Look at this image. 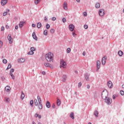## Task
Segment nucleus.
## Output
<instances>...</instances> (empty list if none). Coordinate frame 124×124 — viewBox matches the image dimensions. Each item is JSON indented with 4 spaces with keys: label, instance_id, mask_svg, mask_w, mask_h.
<instances>
[{
    "label": "nucleus",
    "instance_id": "dca6fc26",
    "mask_svg": "<svg viewBox=\"0 0 124 124\" xmlns=\"http://www.w3.org/2000/svg\"><path fill=\"white\" fill-rule=\"evenodd\" d=\"M24 23H25V22H24V21H21L19 22V28L20 29H22V28H23Z\"/></svg>",
    "mask_w": 124,
    "mask_h": 124
},
{
    "label": "nucleus",
    "instance_id": "39448f33",
    "mask_svg": "<svg viewBox=\"0 0 124 124\" xmlns=\"http://www.w3.org/2000/svg\"><path fill=\"white\" fill-rule=\"evenodd\" d=\"M104 14H105V11L103 9H100L99 11V15L100 16H104Z\"/></svg>",
    "mask_w": 124,
    "mask_h": 124
},
{
    "label": "nucleus",
    "instance_id": "c9c22d12",
    "mask_svg": "<svg viewBox=\"0 0 124 124\" xmlns=\"http://www.w3.org/2000/svg\"><path fill=\"white\" fill-rule=\"evenodd\" d=\"M46 29H47V30H49V29H50V25L47 24L46 25Z\"/></svg>",
    "mask_w": 124,
    "mask_h": 124
},
{
    "label": "nucleus",
    "instance_id": "f704fd0d",
    "mask_svg": "<svg viewBox=\"0 0 124 124\" xmlns=\"http://www.w3.org/2000/svg\"><path fill=\"white\" fill-rule=\"evenodd\" d=\"M47 32H48V31L47 30H45L44 31V35H47Z\"/></svg>",
    "mask_w": 124,
    "mask_h": 124
},
{
    "label": "nucleus",
    "instance_id": "79ce46f5",
    "mask_svg": "<svg viewBox=\"0 0 124 124\" xmlns=\"http://www.w3.org/2000/svg\"><path fill=\"white\" fill-rule=\"evenodd\" d=\"M50 32H51V33H54L55 32V30H54V29H51V30H50Z\"/></svg>",
    "mask_w": 124,
    "mask_h": 124
},
{
    "label": "nucleus",
    "instance_id": "cd10ccee",
    "mask_svg": "<svg viewBox=\"0 0 124 124\" xmlns=\"http://www.w3.org/2000/svg\"><path fill=\"white\" fill-rule=\"evenodd\" d=\"M96 8H99L100 7V4L99 3H97L95 5Z\"/></svg>",
    "mask_w": 124,
    "mask_h": 124
},
{
    "label": "nucleus",
    "instance_id": "338daca9",
    "mask_svg": "<svg viewBox=\"0 0 124 124\" xmlns=\"http://www.w3.org/2000/svg\"><path fill=\"white\" fill-rule=\"evenodd\" d=\"M77 2H79L80 1V0H76Z\"/></svg>",
    "mask_w": 124,
    "mask_h": 124
},
{
    "label": "nucleus",
    "instance_id": "e2e57ef3",
    "mask_svg": "<svg viewBox=\"0 0 124 124\" xmlns=\"http://www.w3.org/2000/svg\"><path fill=\"white\" fill-rule=\"evenodd\" d=\"M85 78L86 79V80H88V79H89V77L88 76H85Z\"/></svg>",
    "mask_w": 124,
    "mask_h": 124
},
{
    "label": "nucleus",
    "instance_id": "aec40b11",
    "mask_svg": "<svg viewBox=\"0 0 124 124\" xmlns=\"http://www.w3.org/2000/svg\"><path fill=\"white\" fill-rule=\"evenodd\" d=\"M9 10L7 9L6 10V12H4L3 13V16H6V15H7V13H8V12H9Z\"/></svg>",
    "mask_w": 124,
    "mask_h": 124
},
{
    "label": "nucleus",
    "instance_id": "ea45409f",
    "mask_svg": "<svg viewBox=\"0 0 124 124\" xmlns=\"http://www.w3.org/2000/svg\"><path fill=\"white\" fill-rule=\"evenodd\" d=\"M52 21H56V20H57V18H56V17H53L51 18Z\"/></svg>",
    "mask_w": 124,
    "mask_h": 124
},
{
    "label": "nucleus",
    "instance_id": "9d476101",
    "mask_svg": "<svg viewBox=\"0 0 124 124\" xmlns=\"http://www.w3.org/2000/svg\"><path fill=\"white\" fill-rule=\"evenodd\" d=\"M108 86L109 89L113 88V83H112V81H109L108 82Z\"/></svg>",
    "mask_w": 124,
    "mask_h": 124
},
{
    "label": "nucleus",
    "instance_id": "0e129e2a",
    "mask_svg": "<svg viewBox=\"0 0 124 124\" xmlns=\"http://www.w3.org/2000/svg\"><path fill=\"white\" fill-rule=\"evenodd\" d=\"M18 26H16L15 27L16 30H18Z\"/></svg>",
    "mask_w": 124,
    "mask_h": 124
},
{
    "label": "nucleus",
    "instance_id": "4be33fe9",
    "mask_svg": "<svg viewBox=\"0 0 124 124\" xmlns=\"http://www.w3.org/2000/svg\"><path fill=\"white\" fill-rule=\"evenodd\" d=\"M118 55H119V56H120V57H122V56H123V55H124V52L120 50L118 52Z\"/></svg>",
    "mask_w": 124,
    "mask_h": 124
},
{
    "label": "nucleus",
    "instance_id": "bb28decb",
    "mask_svg": "<svg viewBox=\"0 0 124 124\" xmlns=\"http://www.w3.org/2000/svg\"><path fill=\"white\" fill-rule=\"evenodd\" d=\"M10 76L12 77V78L14 80V79H15V76H14L13 75V74H12V73H10Z\"/></svg>",
    "mask_w": 124,
    "mask_h": 124
},
{
    "label": "nucleus",
    "instance_id": "4d7b16f0",
    "mask_svg": "<svg viewBox=\"0 0 124 124\" xmlns=\"http://www.w3.org/2000/svg\"><path fill=\"white\" fill-rule=\"evenodd\" d=\"M83 56H86V52L84 51L82 53Z\"/></svg>",
    "mask_w": 124,
    "mask_h": 124
},
{
    "label": "nucleus",
    "instance_id": "4c0bfd02",
    "mask_svg": "<svg viewBox=\"0 0 124 124\" xmlns=\"http://www.w3.org/2000/svg\"><path fill=\"white\" fill-rule=\"evenodd\" d=\"M3 63H7V60L6 59L3 60Z\"/></svg>",
    "mask_w": 124,
    "mask_h": 124
},
{
    "label": "nucleus",
    "instance_id": "774afa93",
    "mask_svg": "<svg viewBox=\"0 0 124 124\" xmlns=\"http://www.w3.org/2000/svg\"><path fill=\"white\" fill-rule=\"evenodd\" d=\"M122 88H124V84L122 85Z\"/></svg>",
    "mask_w": 124,
    "mask_h": 124
},
{
    "label": "nucleus",
    "instance_id": "72a5a7b5",
    "mask_svg": "<svg viewBox=\"0 0 124 124\" xmlns=\"http://www.w3.org/2000/svg\"><path fill=\"white\" fill-rule=\"evenodd\" d=\"M11 66H12L11 64H9L6 70H7L8 69H10V68H11Z\"/></svg>",
    "mask_w": 124,
    "mask_h": 124
},
{
    "label": "nucleus",
    "instance_id": "f8f14e48",
    "mask_svg": "<svg viewBox=\"0 0 124 124\" xmlns=\"http://www.w3.org/2000/svg\"><path fill=\"white\" fill-rule=\"evenodd\" d=\"M97 70H98L100 68V61H97L96 62Z\"/></svg>",
    "mask_w": 124,
    "mask_h": 124
},
{
    "label": "nucleus",
    "instance_id": "20e7f679",
    "mask_svg": "<svg viewBox=\"0 0 124 124\" xmlns=\"http://www.w3.org/2000/svg\"><path fill=\"white\" fill-rule=\"evenodd\" d=\"M62 67L63 68H65L66 67V62L62 60L61 61L60 68H62Z\"/></svg>",
    "mask_w": 124,
    "mask_h": 124
},
{
    "label": "nucleus",
    "instance_id": "8fccbe9b",
    "mask_svg": "<svg viewBox=\"0 0 124 124\" xmlns=\"http://www.w3.org/2000/svg\"><path fill=\"white\" fill-rule=\"evenodd\" d=\"M14 69H12L11 70H10V73H12L13 72H14Z\"/></svg>",
    "mask_w": 124,
    "mask_h": 124
},
{
    "label": "nucleus",
    "instance_id": "13d9d810",
    "mask_svg": "<svg viewBox=\"0 0 124 124\" xmlns=\"http://www.w3.org/2000/svg\"><path fill=\"white\" fill-rule=\"evenodd\" d=\"M38 117L39 119H41V118H42L41 115H39H39L38 116Z\"/></svg>",
    "mask_w": 124,
    "mask_h": 124
},
{
    "label": "nucleus",
    "instance_id": "f3484780",
    "mask_svg": "<svg viewBox=\"0 0 124 124\" xmlns=\"http://www.w3.org/2000/svg\"><path fill=\"white\" fill-rule=\"evenodd\" d=\"M66 79H67V77L65 75H63L62 78V82H65V81H66Z\"/></svg>",
    "mask_w": 124,
    "mask_h": 124
},
{
    "label": "nucleus",
    "instance_id": "3c124183",
    "mask_svg": "<svg viewBox=\"0 0 124 124\" xmlns=\"http://www.w3.org/2000/svg\"><path fill=\"white\" fill-rule=\"evenodd\" d=\"M4 31V27L2 26V27H1V31Z\"/></svg>",
    "mask_w": 124,
    "mask_h": 124
},
{
    "label": "nucleus",
    "instance_id": "1a4fd4ad",
    "mask_svg": "<svg viewBox=\"0 0 124 124\" xmlns=\"http://www.w3.org/2000/svg\"><path fill=\"white\" fill-rule=\"evenodd\" d=\"M69 29L71 31H73L75 29L74 25L73 24H70L69 26Z\"/></svg>",
    "mask_w": 124,
    "mask_h": 124
},
{
    "label": "nucleus",
    "instance_id": "69168bd1",
    "mask_svg": "<svg viewBox=\"0 0 124 124\" xmlns=\"http://www.w3.org/2000/svg\"><path fill=\"white\" fill-rule=\"evenodd\" d=\"M90 85H87V89H90Z\"/></svg>",
    "mask_w": 124,
    "mask_h": 124
},
{
    "label": "nucleus",
    "instance_id": "a878e982",
    "mask_svg": "<svg viewBox=\"0 0 124 124\" xmlns=\"http://www.w3.org/2000/svg\"><path fill=\"white\" fill-rule=\"evenodd\" d=\"M67 54H69L70 52H71V49L69 47H68L66 50Z\"/></svg>",
    "mask_w": 124,
    "mask_h": 124
},
{
    "label": "nucleus",
    "instance_id": "2eb2a0df",
    "mask_svg": "<svg viewBox=\"0 0 124 124\" xmlns=\"http://www.w3.org/2000/svg\"><path fill=\"white\" fill-rule=\"evenodd\" d=\"M63 7L65 10H67V3L66 2H64Z\"/></svg>",
    "mask_w": 124,
    "mask_h": 124
},
{
    "label": "nucleus",
    "instance_id": "2f4dec72",
    "mask_svg": "<svg viewBox=\"0 0 124 124\" xmlns=\"http://www.w3.org/2000/svg\"><path fill=\"white\" fill-rule=\"evenodd\" d=\"M33 100H32L30 101V105L31 107H33Z\"/></svg>",
    "mask_w": 124,
    "mask_h": 124
},
{
    "label": "nucleus",
    "instance_id": "a211bd4d",
    "mask_svg": "<svg viewBox=\"0 0 124 124\" xmlns=\"http://www.w3.org/2000/svg\"><path fill=\"white\" fill-rule=\"evenodd\" d=\"M32 37L35 40H37V37H36V35H35V32H33L32 33Z\"/></svg>",
    "mask_w": 124,
    "mask_h": 124
},
{
    "label": "nucleus",
    "instance_id": "6e6552de",
    "mask_svg": "<svg viewBox=\"0 0 124 124\" xmlns=\"http://www.w3.org/2000/svg\"><path fill=\"white\" fill-rule=\"evenodd\" d=\"M45 66H46V67H50V68H53V65H51V64L49 63H45L44 64Z\"/></svg>",
    "mask_w": 124,
    "mask_h": 124
},
{
    "label": "nucleus",
    "instance_id": "412c9836",
    "mask_svg": "<svg viewBox=\"0 0 124 124\" xmlns=\"http://www.w3.org/2000/svg\"><path fill=\"white\" fill-rule=\"evenodd\" d=\"M70 117L72 119V120H74V113L73 112H71L70 114Z\"/></svg>",
    "mask_w": 124,
    "mask_h": 124
},
{
    "label": "nucleus",
    "instance_id": "4468645a",
    "mask_svg": "<svg viewBox=\"0 0 124 124\" xmlns=\"http://www.w3.org/2000/svg\"><path fill=\"white\" fill-rule=\"evenodd\" d=\"M7 3V0H2L1 1V4L3 6L4 5H5Z\"/></svg>",
    "mask_w": 124,
    "mask_h": 124
},
{
    "label": "nucleus",
    "instance_id": "de8ad7c7",
    "mask_svg": "<svg viewBox=\"0 0 124 124\" xmlns=\"http://www.w3.org/2000/svg\"><path fill=\"white\" fill-rule=\"evenodd\" d=\"M1 79L2 81H4V80H5V78H4V77H1Z\"/></svg>",
    "mask_w": 124,
    "mask_h": 124
},
{
    "label": "nucleus",
    "instance_id": "a19ab883",
    "mask_svg": "<svg viewBox=\"0 0 124 124\" xmlns=\"http://www.w3.org/2000/svg\"><path fill=\"white\" fill-rule=\"evenodd\" d=\"M120 94H121V95H124V91H120Z\"/></svg>",
    "mask_w": 124,
    "mask_h": 124
},
{
    "label": "nucleus",
    "instance_id": "393cba45",
    "mask_svg": "<svg viewBox=\"0 0 124 124\" xmlns=\"http://www.w3.org/2000/svg\"><path fill=\"white\" fill-rule=\"evenodd\" d=\"M94 115L95 116V117H98V111H95L94 112Z\"/></svg>",
    "mask_w": 124,
    "mask_h": 124
},
{
    "label": "nucleus",
    "instance_id": "603ef678",
    "mask_svg": "<svg viewBox=\"0 0 124 124\" xmlns=\"http://www.w3.org/2000/svg\"><path fill=\"white\" fill-rule=\"evenodd\" d=\"M32 27H33V28H35V27H36V25L34 24H32Z\"/></svg>",
    "mask_w": 124,
    "mask_h": 124
},
{
    "label": "nucleus",
    "instance_id": "bf43d9fd",
    "mask_svg": "<svg viewBox=\"0 0 124 124\" xmlns=\"http://www.w3.org/2000/svg\"><path fill=\"white\" fill-rule=\"evenodd\" d=\"M6 29H9V26L7 25H6Z\"/></svg>",
    "mask_w": 124,
    "mask_h": 124
},
{
    "label": "nucleus",
    "instance_id": "b1692460",
    "mask_svg": "<svg viewBox=\"0 0 124 124\" xmlns=\"http://www.w3.org/2000/svg\"><path fill=\"white\" fill-rule=\"evenodd\" d=\"M25 98V94L23 93V92H22L21 95V99H24Z\"/></svg>",
    "mask_w": 124,
    "mask_h": 124
},
{
    "label": "nucleus",
    "instance_id": "c756f323",
    "mask_svg": "<svg viewBox=\"0 0 124 124\" xmlns=\"http://www.w3.org/2000/svg\"><path fill=\"white\" fill-rule=\"evenodd\" d=\"M10 101L9 98L7 97H5L4 99V101H5V102H9Z\"/></svg>",
    "mask_w": 124,
    "mask_h": 124
},
{
    "label": "nucleus",
    "instance_id": "49530a36",
    "mask_svg": "<svg viewBox=\"0 0 124 124\" xmlns=\"http://www.w3.org/2000/svg\"><path fill=\"white\" fill-rule=\"evenodd\" d=\"M116 97H117V95H113L112 98H113V99H115Z\"/></svg>",
    "mask_w": 124,
    "mask_h": 124
},
{
    "label": "nucleus",
    "instance_id": "0eeeda50",
    "mask_svg": "<svg viewBox=\"0 0 124 124\" xmlns=\"http://www.w3.org/2000/svg\"><path fill=\"white\" fill-rule=\"evenodd\" d=\"M8 39L9 40V43L11 44V43H13V38H12V37H11V35L9 34L8 35Z\"/></svg>",
    "mask_w": 124,
    "mask_h": 124
},
{
    "label": "nucleus",
    "instance_id": "6e6d98bb",
    "mask_svg": "<svg viewBox=\"0 0 124 124\" xmlns=\"http://www.w3.org/2000/svg\"><path fill=\"white\" fill-rule=\"evenodd\" d=\"M44 20H45V22H46V21H47V17H45Z\"/></svg>",
    "mask_w": 124,
    "mask_h": 124
},
{
    "label": "nucleus",
    "instance_id": "f257e3e1",
    "mask_svg": "<svg viewBox=\"0 0 124 124\" xmlns=\"http://www.w3.org/2000/svg\"><path fill=\"white\" fill-rule=\"evenodd\" d=\"M108 96V93L107 92H105L103 91L102 93V97L103 99H105V102L107 103V104L110 105L112 103V99H110V98L107 97Z\"/></svg>",
    "mask_w": 124,
    "mask_h": 124
},
{
    "label": "nucleus",
    "instance_id": "5701e85b",
    "mask_svg": "<svg viewBox=\"0 0 124 124\" xmlns=\"http://www.w3.org/2000/svg\"><path fill=\"white\" fill-rule=\"evenodd\" d=\"M57 104L58 106H60V105H61V100H60V99H57Z\"/></svg>",
    "mask_w": 124,
    "mask_h": 124
},
{
    "label": "nucleus",
    "instance_id": "7c9ffc66",
    "mask_svg": "<svg viewBox=\"0 0 124 124\" xmlns=\"http://www.w3.org/2000/svg\"><path fill=\"white\" fill-rule=\"evenodd\" d=\"M41 1V0H35V3L36 4H38V3H39Z\"/></svg>",
    "mask_w": 124,
    "mask_h": 124
},
{
    "label": "nucleus",
    "instance_id": "09e8293b",
    "mask_svg": "<svg viewBox=\"0 0 124 124\" xmlns=\"http://www.w3.org/2000/svg\"><path fill=\"white\" fill-rule=\"evenodd\" d=\"M78 86L79 87V88H80V87H81V86H82V83L81 82H79Z\"/></svg>",
    "mask_w": 124,
    "mask_h": 124
},
{
    "label": "nucleus",
    "instance_id": "c85d7f7f",
    "mask_svg": "<svg viewBox=\"0 0 124 124\" xmlns=\"http://www.w3.org/2000/svg\"><path fill=\"white\" fill-rule=\"evenodd\" d=\"M37 27L38 29H40V28H41V23H38L37 24Z\"/></svg>",
    "mask_w": 124,
    "mask_h": 124
},
{
    "label": "nucleus",
    "instance_id": "e433bc0d",
    "mask_svg": "<svg viewBox=\"0 0 124 124\" xmlns=\"http://www.w3.org/2000/svg\"><path fill=\"white\" fill-rule=\"evenodd\" d=\"M3 45V43H2V41H0V48H1L2 47Z\"/></svg>",
    "mask_w": 124,
    "mask_h": 124
},
{
    "label": "nucleus",
    "instance_id": "052dcab7",
    "mask_svg": "<svg viewBox=\"0 0 124 124\" xmlns=\"http://www.w3.org/2000/svg\"><path fill=\"white\" fill-rule=\"evenodd\" d=\"M72 34L73 36H75V35H76V34H75V32H73Z\"/></svg>",
    "mask_w": 124,
    "mask_h": 124
},
{
    "label": "nucleus",
    "instance_id": "7ed1b4c3",
    "mask_svg": "<svg viewBox=\"0 0 124 124\" xmlns=\"http://www.w3.org/2000/svg\"><path fill=\"white\" fill-rule=\"evenodd\" d=\"M46 62H50L54 61V55L51 52H48L45 55Z\"/></svg>",
    "mask_w": 124,
    "mask_h": 124
},
{
    "label": "nucleus",
    "instance_id": "423d86ee",
    "mask_svg": "<svg viewBox=\"0 0 124 124\" xmlns=\"http://www.w3.org/2000/svg\"><path fill=\"white\" fill-rule=\"evenodd\" d=\"M107 60V57L106 56H104L103 57L102 59V63L103 65H105L106 63V60Z\"/></svg>",
    "mask_w": 124,
    "mask_h": 124
},
{
    "label": "nucleus",
    "instance_id": "473e14b6",
    "mask_svg": "<svg viewBox=\"0 0 124 124\" xmlns=\"http://www.w3.org/2000/svg\"><path fill=\"white\" fill-rule=\"evenodd\" d=\"M33 54H34V53L33 52V51H32L31 50L28 53V55H33Z\"/></svg>",
    "mask_w": 124,
    "mask_h": 124
},
{
    "label": "nucleus",
    "instance_id": "680f3d73",
    "mask_svg": "<svg viewBox=\"0 0 124 124\" xmlns=\"http://www.w3.org/2000/svg\"><path fill=\"white\" fill-rule=\"evenodd\" d=\"M42 74H43V75H45V74H46V73L44 71L42 72Z\"/></svg>",
    "mask_w": 124,
    "mask_h": 124
},
{
    "label": "nucleus",
    "instance_id": "f03ea898",
    "mask_svg": "<svg viewBox=\"0 0 124 124\" xmlns=\"http://www.w3.org/2000/svg\"><path fill=\"white\" fill-rule=\"evenodd\" d=\"M37 99H38V102H37ZM37 99H35L34 100V104L35 106H38L40 110H41L43 108V106L42 105V104H41L42 101H41V98H40V96H38Z\"/></svg>",
    "mask_w": 124,
    "mask_h": 124
},
{
    "label": "nucleus",
    "instance_id": "c03bdc74",
    "mask_svg": "<svg viewBox=\"0 0 124 124\" xmlns=\"http://www.w3.org/2000/svg\"><path fill=\"white\" fill-rule=\"evenodd\" d=\"M84 27V29H85V30H87V29H88V28H89V27L87 25H85Z\"/></svg>",
    "mask_w": 124,
    "mask_h": 124
},
{
    "label": "nucleus",
    "instance_id": "5fc2aeb1",
    "mask_svg": "<svg viewBox=\"0 0 124 124\" xmlns=\"http://www.w3.org/2000/svg\"><path fill=\"white\" fill-rule=\"evenodd\" d=\"M52 108H56V106L55 105V104H53L52 105Z\"/></svg>",
    "mask_w": 124,
    "mask_h": 124
},
{
    "label": "nucleus",
    "instance_id": "9b49d317",
    "mask_svg": "<svg viewBox=\"0 0 124 124\" xmlns=\"http://www.w3.org/2000/svg\"><path fill=\"white\" fill-rule=\"evenodd\" d=\"M25 62H26V59L25 58H19L18 60V62H19L20 63Z\"/></svg>",
    "mask_w": 124,
    "mask_h": 124
},
{
    "label": "nucleus",
    "instance_id": "37998d69",
    "mask_svg": "<svg viewBox=\"0 0 124 124\" xmlns=\"http://www.w3.org/2000/svg\"><path fill=\"white\" fill-rule=\"evenodd\" d=\"M83 14V16H84L85 17L87 16L88 15V14H87V12H84Z\"/></svg>",
    "mask_w": 124,
    "mask_h": 124
},
{
    "label": "nucleus",
    "instance_id": "ddd939ff",
    "mask_svg": "<svg viewBox=\"0 0 124 124\" xmlns=\"http://www.w3.org/2000/svg\"><path fill=\"white\" fill-rule=\"evenodd\" d=\"M10 90H11V88L9 86H7L5 88V91H6V92H7V93H9V92H10Z\"/></svg>",
    "mask_w": 124,
    "mask_h": 124
},
{
    "label": "nucleus",
    "instance_id": "a18cd8bd",
    "mask_svg": "<svg viewBox=\"0 0 124 124\" xmlns=\"http://www.w3.org/2000/svg\"><path fill=\"white\" fill-rule=\"evenodd\" d=\"M62 22L63 23H65V22H66V19H65V18H63L62 19Z\"/></svg>",
    "mask_w": 124,
    "mask_h": 124
},
{
    "label": "nucleus",
    "instance_id": "58836bf2",
    "mask_svg": "<svg viewBox=\"0 0 124 124\" xmlns=\"http://www.w3.org/2000/svg\"><path fill=\"white\" fill-rule=\"evenodd\" d=\"M31 51H32L33 52V51H35V48L33 47H32L31 48Z\"/></svg>",
    "mask_w": 124,
    "mask_h": 124
},
{
    "label": "nucleus",
    "instance_id": "6ab92c4d",
    "mask_svg": "<svg viewBox=\"0 0 124 124\" xmlns=\"http://www.w3.org/2000/svg\"><path fill=\"white\" fill-rule=\"evenodd\" d=\"M46 106L47 108H50L51 107V104H50V102L48 101L46 102Z\"/></svg>",
    "mask_w": 124,
    "mask_h": 124
},
{
    "label": "nucleus",
    "instance_id": "864d4df0",
    "mask_svg": "<svg viewBox=\"0 0 124 124\" xmlns=\"http://www.w3.org/2000/svg\"><path fill=\"white\" fill-rule=\"evenodd\" d=\"M39 114H37V113H36L35 114V118H37V117H38V115H39Z\"/></svg>",
    "mask_w": 124,
    "mask_h": 124
}]
</instances>
